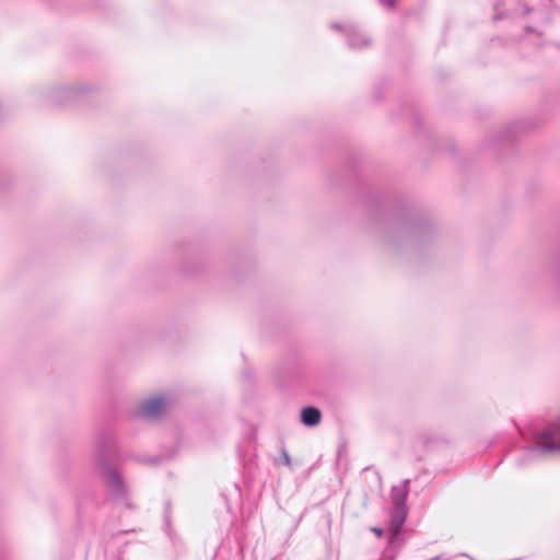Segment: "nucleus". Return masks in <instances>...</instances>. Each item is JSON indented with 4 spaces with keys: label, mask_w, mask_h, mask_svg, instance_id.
<instances>
[{
    "label": "nucleus",
    "mask_w": 560,
    "mask_h": 560,
    "mask_svg": "<svg viewBox=\"0 0 560 560\" xmlns=\"http://www.w3.org/2000/svg\"><path fill=\"white\" fill-rule=\"evenodd\" d=\"M373 532H374L377 536H381V535H382V529H380V528H373Z\"/></svg>",
    "instance_id": "nucleus-5"
},
{
    "label": "nucleus",
    "mask_w": 560,
    "mask_h": 560,
    "mask_svg": "<svg viewBox=\"0 0 560 560\" xmlns=\"http://www.w3.org/2000/svg\"><path fill=\"white\" fill-rule=\"evenodd\" d=\"M537 448L544 453L560 452V428L541 433L537 440Z\"/></svg>",
    "instance_id": "nucleus-1"
},
{
    "label": "nucleus",
    "mask_w": 560,
    "mask_h": 560,
    "mask_svg": "<svg viewBox=\"0 0 560 560\" xmlns=\"http://www.w3.org/2000/svg\"><path fill=\"white\" fill-rule=\"evenodd\" d=\"M402 522H404V517H401V518L399 520V522L397 523V526H399Z\"/></svg>",
    "instance_id": "nucleus-6"
},
{
    "label": "nucleus",
    "mask_w": 560,
    "mask_h": 560,
    "mask_svg": "<svg viewBox=\"0 0 560 560\" xmlns=\"http://www.w3.org/2000/svg\"><path fill=\"white\" fill-rule=\"evenodd\" d=\"M164 399L162 397L147 400L142 406V412L148 417H155L163 408Z\"/></svg>",
    "instance_id": "nucleus-3"
},
{
    "label": "nucleus",
    "mask_w": 560,
    "mask_h": 560,
    "mask_svg": "<svg viewBox=\"0 0 560 560\" xmlns=\"http://www.w3.org/2000/svg\"><path fill=\"white\" fill-rule=\"evenodd\" d=\"M406 499V490L400 488H393V501L399 508Z\"/></svg>",
    "instance_id": "nucleus-4"
},
{
    "label": "nucleus",
    "mask_w": 560,
    "mask_h": 560,
    "mask_svg": "<svg viewBox=\"0 0 560 560\" xmlns=\"http://www.w3.org/2000/svg\"><path fill=\"white\" fill-rule=\"evenodd\" d=\"M301 419L305 425L314 427L320 422L322 413L315 407H306L301 412Z\"/></svg>",
    "instance_id": "nucleus-2"
}]
</instances>
